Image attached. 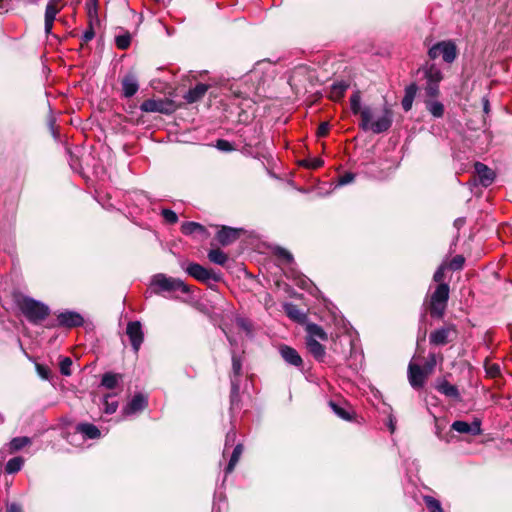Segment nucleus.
I'll use <instances>...</instances> for the list:
<instances>
[{
  "label": "nucleus",
  "instance_id": "nucleus-13",
  "mask_svg": "<svg viewBox=\"0 0 512 512\" xmlns=\"http://www.w3.org/2000/svg\"><path fill=\"white\" fill-rule=\"evenodd\" d=\"M279 353L288 365L303 370V359L296 349L288 345H281L279 347Z\"/></svg>",
  "mask_w": 512,
  "mask_h": 512
},
{
  "label": "nucleus",
  "instance_id": "nucleus-30",
  "mask_svg": "<svg viewBox=\"0 0 512 512\" xmlns=\"http://www.w3.org/2000/svg\"><path fill=\"white\" fill-rule=\"evenodd\" d=\"M427 111L435 118H441L444 115V105L435 100V98H429L424 101Z\"/></svg>",
  "mask_w": 512,
  "mask_h": 512
},
{
  "label": "nucleus",
  "instance_id": "nucleus-28",
  "mask_svg": "<svg viewBox=\"0 0 512 512\" xmlns=\"http://www.w3.org/2000/svg\"><path fill=\"white\" fill-rule=\"evenodd\" d=\"M240 385L237 380L232 381L230 391V412L234 414L235 411H239L240 406Z\"/></svg>",
  "mask_w": 512,
  "mask_h": 512
},
{
  "label": "nucleus",
  "instance_id": "nucleus-39",
  "mask_svg": "<svg viewBox=\"0 0 512 512\" xmlns=\"http://www.w3.org/2000/svg\"><path fill=\"white\" fill-rule=\"evenodd\" d=\"M104 412L106 414H113L118 408V401L115 400V395L107 394L103 397Z\"/></svg>",
  "mask_w": 512,
  "mask_h": 512
},
{
  "label": "nucleus",
  "instance_id": "nucleus-60",
  "mask_svg": "<svg viewBox=\"0 0 512 512\" xmlns=\"http://www.w3.org/2000/svg\"><path fill=\"white\" fill-rule=\"evenodd\" d=\"M216 499H217V496L215 495L214 496V502H213V507H212V512H219V506L216 502Z\"/></svg>",
  "mask_w": 512,
  "mask_h": 512
},
{
  "label": "nucleus",
  "instance_id": "nucleus-27",
  "mask_svg": "<svg viewBox=\"0 0 512 512\" xmlns=\"http://www.w3.org/2000/svg\"><path fill=\"white\" fill-rule=\"evenodd\" d=\"M76 431L87 439H97L101 436L100 430L91 423H79L76 426Z\"/></svg>",
  "mask_w": 512,
  "mask_h": 512
},
{
  "label": "nucleus",
  "instance_id": "nucleus-35",
  "mask_svg": "<svg viewBox=\"0 0 512 512\" xmlns=\"http://www.w3.org/2000/svg\"><path fill=\"white\" fill-rule=\"evenodd\" d=\"M242 452H243V445L241 443H238L237 445H235L233 452L230 456L229 462L225 468L226 475L230 474L234 470L236 464L238 463V461L240 459Z\"/></svg>",
  "mask_w": 512,
  "mask_h": 512
},
{
  "label": "nucleus",
  "instance_id": "nucleus-17",
  "mask_svg": "<svg viewBox=\"0 0 512 512\" xmlns=\"http://www.w3.org/2000/svg\"><path fill=\"white\" fill-rule=\"evenodd\" d=\"M61 9L62 6L56 5L53 1H48L44 15V30L47 36L52 35L53 23Z\"/></svg>",
  "mask_w": 512,
  "mask_h": 512
},
{
  "label": "nucleus",
  "instance_id": "nucleus-46",
  "mask_svg": "<svg viewBox=\"0 0 512 512\" xmlns=\"http://www.w3.org/2000/svg\"><path fill=\"white\" fill-rule=\"evenodd\" d=\"M235 441H236V430L234 428H231L226 433L223 456H225L227 449L234 445Z\"/></svg>",
  "mask_w": 512,
  "mask_h": 512
},
{
  "label": "nucleus",
  "instance_id": "nucleus-31",
  "mask_svg": "<svg viewBox=\"0 0 512 512\" xmlns=\"http://www.w3.org/2000/svg\"><path fill=\"white\" fill-rule=\"evenodd\" d=\"M306 331L308 336L306 338H319L322 341H326L328 339L327 333L324 329L315 323H308L306 326Z\"/></svg>",
  "mask_w": 512,
  "mask_h": 512
},
{
  "label": "nucleus",
  "instance_id": "nucleus-3",
  "mask_svg": "<svg viewBox=\"0 0 512 512\" xmlns=\"http://www.w3.org/2000/svg\"><path fill=\"white\" fill-rule=\"evenodd\" d=\"M152 293L162 295L165 292L173 293L180 291L183 294H189L191 288L179 278L169 277L166 274L158 273L152 276L150 281Z\"/></svg>",
  "mask_w": 512,
  "mask_h": 512
},
{
  "label": "nucleus",
  "instance_id": "nucleus-8",
  "mask_svg": "<svg viewBox=\"0 0 512 512\" xmlns=\"http://www.w3.org/2000/svg\"><path fill=\"white\" fill-rule=\"evenodd\" d=\"M456 335L457 330L454 324L444 325L430 333L429 342L434 346H444L452 342Z\"/></svg>",
  "mask_w": 512,
  "mask_h": 512
},
{
  "label": "nucleus",
  "instance_id": "nucleus-45",
  "mask_svg": "<svg viewBox=\"0 0 512 512\" xmlns=\"http://www.w3.org/2000/svg\"><path fill=\"white\" fill-rule=\"evenodd\" d=\"M464 263H465V258L462 255H456L455 257H453L451 259L448 267L452 271H458L463 268Z\"/></svg>",
  "mask_w": 512,
  "mask_h": 512
},
{
  "label": "nucleus",
  "instance_id": "nucleus-25",
  "mask_svg": "<svg viewBox=\"0 0 512 512\" xmlns=\"http://www.w3.org/2000/svg\"><path fill=\"white\" fill-rule=\"evenodd\" d=\"M417 91L418 86L416 85V83H411L408 86H406L404 97L401 102L402 108L405 112L411 110Z\"/></svg>",
  "mask_w": 512,
  "mask_h": 512
},
{
  "label": "nucleus",
  "instance_id": "nucleus-2",
  "mask_svg": "<svg viewBox=\"0 0 512 512\" xmlns=\"http://www.w3.org/2000/svg\"><path fill=\"white\" fill-rule=\"evenodd\" d=\"M15 303L25 318L33 325L41 324L50 314L48 305L29 296H19Z\"/></svg>",
  "mask_w": 512,
  "mask_h": 512
},
{
  "label": "nucleus",
  "instance_id": "nucleus-38",
  "mask_svg": "<svg viewBox=\"0 0 512 512\" xmlns=\"http://www.w3.org/2000/svg\"><path fill=\"white\" fill-rule=\"evenodd\" d=\"M309 72H310V70L307 65H304V64L298 65V66L294 67V69L291 71V75L289 77V82L290 83L296 82V81L300 82L301 77L306 76Z\"/></svg>",
  "mask_w": 512,
  "mask_h": 512
},
{
  "label": "nucleus",
  "instance_id": "nucleus-1",
  "mask_svg": "<svg viewBox=\"0 0 512 512\" xmlns=\"http://www.w3.org/2000/svg\"><path fill=\"white\" fill-rule=\"evenodd\" d=\"M350 107L353 114H360V127L364 131L370 130L375 134H380L389 130L392 125V111L385 107L382 114L374 120V113L372 109L369 106L361 107V96L358 91L351 95Z\"/></svg>",
  "mask_w": 512,
  "mask_h": 512
},
{
  "label": "nucleus",
  "instance_id": "nucleus-26",
  "mask_svg": "<svg viewBox=\"0 0 512 512\" xmlns=\"http://www.w3.org/2000/svg\"><path fill=\"white\" fill-rule=\"evenodd\" d=\"M231 360H232V372L230 375V383L232 381L237 380V383L241 384V375H242V357L237 355L234 350L231 351Z\"/></svg>",
  "mask_w": 512,
  "mask_h": 512
},
{
  "label": "nucleus",
  "instance_id": "nucleus-11",
  "mask_svg": "<svg viewBox=\"0 0 512 512\" xmlns=\"http://www.w3.org/2000/svg\"><path fill=\"white\" fill-rule=\"evenodd\" d=\"M126 335L129 338L134 353H138L144 341L142 324L139 321H130L126 327Z\"/></svg>",
  "mask_w": 512,
  "mask_h": 512
},
{
  "label": "nucleus",
  "instance_id": "nucleus-58",
  "mask_svg": "<svg viewBox=\"0 0 512 512\" xmlns=\"http://www.w3.org/2000/svg\"><path fill=\"white\" fill-rule=\"evenodd\" d=\"M7 512H23L20 505L12 503L7 507Z\"/></svg>",
  "mask_w": 512,
  "mask_h": 512
},
{
  "label": "nucleus",
  "instance_id": "nucleus-54",
  "mask_svg": "<svg viewBox=\"0 0 512 512\" xmlns=\"http://www.w3.org/2000/svg\"><path fill=\"white\" fill-rule=\"evenodd\" d=\"M95 36V32H94V29H93V25H92V22L89 23V28L83 33L82 35V40L84 42H89L90 40H92Z\"/></svg>",
  "mask_w": 512,
  "mask_h": 512
},
{
  "label": "nucleus",
  "instance_id": "nucleus-21",
  "mask_svg": "<svg viewBox=\"0 0 512 512\" xmlns=\"http://www.w3.org/2000/svg\"><path fill=\"white\" fill-rule=\"evenodd\" d=\"M140 110L146 113L159 112L169 113L167 109V103L163 100L147 99L140 105Z\"/></svg>",
  "mask_w": 512,
  "mask_h": 512
},
{
  "label": "nucleus",
  "instance_id": "nucleus-22",
  "mask_svg": "<svg viewBox=\"0 0 512 512\" xmlns=\"http://www.w3.org/2000/svg\"><path fill=\"white\" fill-rule=\"evenodd\" d=\"M209 85L207 84H204V83H198L195 87L189 89L185 95L183 96V98L188 102V103H195L197 101H199L200 99H202L204 97V95L206 94V92L208 91L209 89Z\"/></svg>",
  "mask_w": 512,
  "mask_h": 512
},
{
  "label": "nucleus",
  "instance_id": "nucleus-16",
  "mask_svg": "<svg viewBox=\"0 0 512 512\" xmlns=\"http://www.w3.org/2000/svg\"><path fill=\"white\" fill-rule=\"evenodd\" d=\"M148 405V399L142 393L135 394L123 408L125 415H133L143 411Z\"/></svg>",
  "mask_w": 512,
  "mask_h": 512
},
{
  "label": "nucleus",
  "instance_id": "nucleus-7",
  "mask_svg": "<svg viewBox=\"0 0 512 512\" xmlns=\"http://www.w3.org/2000/svg\"><path fill=\"white\" fill-rule=\"evenodd\" d=\"M182 267L189 276L203 283H208L209 280L219 282L221 279L219 273H215L212 270H209L198 263L191 262L188 263L186 267H184L183 265Z\"/></svg>",
  "mask_w": 512,
  "mask_h": 512
},
{
  "label": "nucleus",
  "instance_id": "nucleus-41",
  "mask_svg": "<svg viewBox=\"0 0 512 512\" xmlns=\"http://www.w3.org/2000/svg\"><path fill=\"white\" fill-rule=\"evenodd\" d=\"M273 252L275 256L282 259L286 264L290 266L295 264L293 255L285 248L277 246Z\"/></svg>",
  "mask_w": 512,
  "mask_h": 512
},
{
  "label": "nucleus",
  "instance_id": "nucleus-50",
  "mask_svg": "<svg viewBox=\"0 0 512 512\" xmlns=\"http://www.w3.org/2000/svg\"><path fill=\"white\" fill-rule=\"evenodd\" d=\"M356 174L352 172H346L343 175H341L338 179V186H344L347 184H350L354 181Z\"/></svg>",
  "mask_w": 512,
  "mask_h": 512
},
{
  "label": "nucleus",
  "instance_id": "nucleus-20",
  "mask_svg": "<svg viewBox=\"0 0 512 512\" xmlns=\"http://www.w3.org/2000/svg\"><path fill=\"white\" fill-rule=\"evenodd\" d=\"M181 232H182V234L187 235V236L198 234L201 237V239H203V240L208 238V236H209V233H208L206 227H204L200 223L193 222V221L184 222L181 225Z\"/></svg>",
  "mask_w": 512,
  "mask_h": 512
},
{
  "label": "nucleus",
  "instance_id": "nucleus-34",
  "mask_svg": "<svg viewBox=\"0 0 512 512\" xmlns=\"http://www.w3.org/2000/svg\"><path fill=\"white\" fill-rule=\"evenodd\" d=\"M121 379V374L106 372L102 376L101 386L105 387L106 389H114Z\"/></svg>",
  "mask_w": 512,
  "mask_h": 512
},
{
  "label": "nucleus",
  "instance_id": "nucleus-5",
  "mask_svg": "<svg viewBox=\"0 0 512 512\" xmlns=\"http://www.w3.org/2000/svg\"><path fill=\"white\" fill-rule=\"evenodd\" d=\"M426 84L425 94L428 98H437L440 94L439 84L443 80V73L436 64L428 65L424 69Z\"/></svg>",
  "mask_w": 512,
  "mask_h": 512
},
{
  "label": "nucleus",
  "instance_id": "nucleus-63",
  "mask_svg": "<svg viewBox=\"0 0 512 512\" xmlns=\"http://www.w3.org/2000/svg\"><path fill=\"white\" fill-rule=\"evenodd\" d=\"M389 428H390V431L393 433L395 430V424H394V420L392 417H390Z\"/></svg>",
  "mask_w": 512,
  "mask_h": 512
},
{
  "label": "nucleus",
  "instance_id": "nucleus-15",
  "mask_svg": "<svg viewBox=\"0 0 512 512\" xmlns=\"http://www.w3.org/2000/svg\"><path fill=\"white\" fill-rule=\"evenodd\" d=\"M452 430L462 433V434H470L473 436L481 434V421L479 419H475L471 424L462 421V420H456L451 425Z\"/></svg>",
  "mask_w": 512,
  "mask_h": 512
},
{
  "label": "nucleus",
  "instance_id": "nucleus-32",
  "mask_svg": "<svg viewBox=\"0 0 512 512\" xmlns=\"http://www.w3.org/2000/svg\"><path fill=\"white\" fill-rule=\"evenodd\" d=\"M329 407L332 409V411L341 419L349 421L352 419V413L346 409V407L339 402H336L334 400L329 401Z\"/></svg>",
  "mask_w": 512,
  "mask_h": 512
},
{
  "label": "nucleus",
  "instance_id": "nucleus-37",
  "mask_svg": "<svg viewBox=\"0 0 512 512\" xmlns=\"http://www.w3.org/2000/svg\"><path fill=\"white\" fill-rule=\"evenodd\" d=\"M208 258L211 262L224 266L228 260L227 255L220 249H211L208 252Z\"/></svg>",
  "mask_w": 512,
  "mask_h": 512
},
{
  "label": "nucleus",
  "instance_id": "nucleus-24",
  "mask_svg": "<svg viewBox=\"0 0 512 512\" xmlns=\"http://www.w3.org/2000/svg\"><path fill=\"white\" fill-rule=\"evenodd\" d=\"M306 346L310 354L319 362H323L326 351L325 347L314 338H306Z\"/></svg>",
  "mask_w": 512,
  "mask_h": 512
},
{
  "label": "nucleus",
  "instance_id": "nucleus-40",
  "mask_svg": "<svg viewBox=\"0 0 512 512\" xmlns=\"http://www.w3.org/2000/svg\"><path fill=\"white\" fill-rule=\"evenodd\" d=\"M423 501L429 512H444L440 501L436 498L425 495L423 496Z\"/></svg>",
  "mask_w": 512,
  "mask_h": 512
},
{
  "label": "nucleus",
  "instance_id": "nucleus-49",
  "mask_svg": "<svg viewBox=\"0 0 512 512\" xmlns=\"http://www.w3.org/2000/svg\"><path fill=\"white\" fill-rule=\"evenodd\" d=\"M215 147L222 152H231L235 149L233 144L225 139H218Z\"/></svg>",
  "mask_w": 512,
  "mask_h": 512
},
{
  "label": "nucleus",
  "instance_id": "nucleus-19",
  "mask_svg": "<svg viewBox=\"0 0 512 512\" xmlns=\"http://www.w3.org/2000/svg\"><path fill=\"white\" fill-rule=\"evenodd\" d=\"M474 168H475V172L478 175L479 182L483 187H488L494 182L496 174L486 164L481 163V162H476L474 164Z\"/></svg>",
  "mask_w": 512,
  "mask_h": 512
},
{
  "label": "nucleus",
  "instance_id": "nucleus-36",
  "mask_svg": "<svg viewBox=\"0 0 512 512\" xmlns=\"http://www.w3.org/2000/svg\"><path fill=\"white\" fill-rule=\"evenodd\" d=\"M24 465V458L21 456H16L7 461L5 464V472L7 474H15L19 472Z\"/></svg>",
  "mask_w": 512,
  "mask_h": 512
},
{
  "label": "nucleus",
  "instance_id": "nucleus-18",
  "mask_svg": "<svg viewBox=\"0 0 512 512\" xmlns=\"http://www.w3.org/2000/svg\"><path fill=\"white\" fill-rule=\"evenodd\" d=\"M240 233L241 229L222 226L216 234V239L222 246H228L240 237Z\"/></svg>",
  "mask_w": 512,
  "mask_h": 512
},
{
  "label": "nucleus",
  "instance_id": "nucleus-29",
  "mask_svg": "<svg viewBox=\"0 0 512 512\" xmlns=\"http://www.w3.org/2000/svg\"><path fill=\"white\" fill-rule=\"evenodd\" d=\"M349 88V83L345 80L335 81L330 88L329 97L334 100L338 101L343 96L346 90Z\"/></svg>",
  "mask_w": 512,
  "mask_h": 512
},
{
  "label": "nucleus",
  "instance_id": "nucleus-9",
  "mask_svg": "<svg viewBox=\"0 0 512 512\" xmlns=\"http://www.w3.org/2000/svg\"><path fill=\"white\" fill-rule=\"evenodd\" d=\"M84 324V318L82 317V315L76 311H71V310H65L63 312H60L58 315H57V324L54 325H50L49 327L50 328H53V327H63V328H68V329H71V328H76V327H80Z\"/></svg>",
  "mask_w": 512,
  "mask_h": 512
},
{
  "label": "nucleus",
  "instance_id": "nucleus-14",
  "mask_svg": "<svg viewBox=\"0 0 512 512\" xmlns=\"http://www.w3.org/2000/svg\"><path fill=\"white\" fill-rule=\"evenodd\" d=\"M434 387L439 393L446 396L447 398L457 402L461 401V395L458 390V387L456 385L451 384L446 379H437L435 381Z\"/></svg>",
  "mask_w": 512,
  "mask_h": 512
},
{
  "label": "nucleus",
  "instance_id": "nucleus-42",
  "mask_svg": "<svg viewBox=\"0 0 512 512\" xmlns=\"http://www.w3.org/2000/svg\"><path fill=\"white\" fill-rule=\"evenodd\" d=\"M115 44L118 49L126 50L131 44V35L126 32L115 37Z\"/></svg>",
  "mask_w": 512,
  "mask_h": 512
},
{
  "label": "nucleus",
  "instance_id": "nucleus-4",
  "mask_svg": "<svg viewBox=\"0 0 512 512\" xmlns=\"http://www.w3.org/2000/svg\"><path fill=\"white\" fill-rule=\"evenodd\" d=\"M449 294V284L440 283L436 286L434 292L430 295V298L427 302V309L432 318H443L445 311L447 309Z\"/></svg>",
  "mask_w": 512,
  "mask_h": 512
},
{
  "label": "nucleus",
  "instance_id": "nucleus-10",
  "mask_svg": "<svg viewBox=\"0 0 512 512\" xmlns=\"http://www.w3.org/2000/svg\"><path fill=\"white\" fill-rule=\"evenodd\" d=\"M407 374L409 384L415 390L422 389L430 375L423 367L413 362L409 363Z\"/></svg>",
  "mask_w": 512,
  "mask_h": 512
},
{
  "label": "nucleus",
  "instance_id": "nucleus-64",
  "mask_svg": "<svg viewBox=\"0 0 512 512\" xmlns=\"http://www.w3.org/2000/svg\"><path fill=\"white\" fill-rule=\"evenodd\" d=\"M461 219L455 220V224H460Z\"/></svg>",
  "mask_w": 512,
  "mask_h": 512
},
{
  "label": "nucleus",
  "instance_id": "nucleus-47",
  "mask_svg": "<svg viewBox=\"0 0 512 512\" xmlns=\"http://www.w3.org/2000/svg\"><path fill=\"white\" fill-rule=\"evenodd\" d=\"M161 215L168 224H175L178 221L177 214L169 208L162 209Z\"/></svg>",
  "mask_w": 512,
  "mask_h": 512
},
{
  "label": "nucleus",
  "instance_id": "nucleus-48",
  "mask_svg": "<svg viewBox=\"0 0 512 512\" xmlns=\"http://www.w3.org/2000/svg\"><path fill=\"white\" fill-rule=\"evenodd\" d=\"M437 364V357L435 353H429L427 360L423 366V368L429 373L432 374Z\"/></svg>",
  "mask_w": 512,
  "mask_h": 512
},
{
  "label": "nucleus",
  "instance_id": "nucleus-51",
  "mask_svg": "<svg viewBox=\"0 0 512 512\" xmlns=\"http://www.w3.org/2000/svg\"><path fill=\"white\" fill-rule=\"evenodd\" d=\"M445 270H446V265L441 264L434 272L433 281L437 282L438 284L444 283L443 280L445 277Z\"/></svg>",
  "mask_w": 512,
  "mask_h": 512
},
{
  "label": "nucleus",
  "instance_id": "nucleus-62",
  "mask_svg": "<svg viewBox=\"0 0 512 512\" xmlns=\"http://www.w3.org/2000/svg\"><path fill=\"white\" fill-rule=\"evenodd\" d=\"M225 335H226V338L227 340L229 341V343L233 346L235 345L236 341L233 337H231L230 335L227 334V332H225Z\"/></svg>",
  "mask_w": 512,
  "mask_h": 512
},
{
  "label": "nucleus",
  "instance_id": "nucleus-53",
  "mask_svg": "<svg viewBox=\"0 0 512 512\" xmlns=\"http://www.w3.org/2000/svg\"><path fill=\"white\" fill-rule=\"evenodd\" d=\"M296 284L302 289H309L310 286L312 285V282L306 276L298 275V281L296 282Z\"/></svg>",
  "mask_w": 512,
  "mask_h": 512
},
{
  "label": "nucleus",
  "instance_id": "nucleus-33",
  "mask_svg": "<svg viewBox=\"0 0 512 512\" xmlns=\"http://www.w3.org/2000/svg\"><path fill=\"white\" fill-rule=\"evenodd\" d=\"M32 443V439L27 436H20L13 438L8 446H9V452L10 453H16L23 449L24 447L30 445Z\"/></svg>",
  "mask_w": 512,
  "mask_h": 512
},
{
  "label": "nucleus",
  "instance_id": "nucleus-12",
  "mask_svg": "<svg viewBox=\"0 0 512 512\" xmlns=\"http://www.w3.org/2000/svg\"><path fill=\"white\" fill-rule=\"evenodd\" d=\"M122 96L133 97L139 90V80L134 72L126 73L121 79Z\"/></svg>",
  "mask_w": 512,
  "mask_h": 512
},
{
  "label": "nucleus",
  "instance_id": "nucleus-61",
  "mask_svg": "<svg viewBox=\"0 0 512 512\" xmlns=\"http://www.w3.org/2000/svg\"><path fill=\"white\" fill-rule=\"evenodd\" d=\"M483 109L485 113L489 112V101L487 99H483Z\"/></svg>",
  "mask_w": 512,
  "mask_h": 512
},
{
  "label": "nucleus",
  "instance_id": "nucleus-52",
  "mask_svg": "<svg viewBox=\"0 0 512 512\" xmlns=\"http://www.w3.org/2000/svg\"><path fill=\"white\" fill-rule=\"evenodd\" d=\"M98 8L96 0H92L91 3L88 4V16L90 18V22L93 19L98 20Z\"/></svg>",
  "mask_w": 512,
  "mask_h": 512
},
{
  "label": "nucleus",
  "instance_id": "nucleus-43",
  "mask_svg": "<svg viewBox=\"0 0 512 512\" xmlns=\"http://www.w3.org/2000/svg\"><path fill=\"white\" fill-rule=\"evenodd\" d=\"M71 366H72L71 358L63 357L59 363L61 374L64 376H70L72 374Z\"/></svg>",
  "mask_w": 512,
  "mask_h": 512
},
{
  "label": "nucleus",
  "instance_id": "nucleus-55",
  "mask_svg": "<svg viewBox=\"0 0 512 512\" xmlns=\"http://www.w3.org/2000/svg\"><path fill=\"white\" fill-rule=\"evenodd\" d=\"M329 132V124L327 122H323L318 126L317 135L318 137H325Z\"/></svg>",
  "mask_w": 512,
  "mask_h": 512
},
{
  "label": "nucleus",
  "instance_id": "nucleus-56",
  "mask_svg": "<svg viewBox=\"0 0 512 512\" xmlns=\"http://www.w3.org/2000/svg\"><path fill=\"white\" fill-rule=\"evenodd\" d=\"M237 325L241 329H243V330H245L247 332H250L251 326H250L249 322L247 320H245L244 318H238L237 319Z\"/></svg>",
  "mask_w": 512,
  "mask_h": 512
},
{
  "label": "nucleus",
  "instance_id": "nucleus-44",
  "mask_svg": "<svg viewBox=\"0 0 512 512\" xmlns=\"http://www.w3.org/2000/svg\"><path fill=\"white\" fill-rule=\"evenodd\" d=\"M303 166H305L308 169H318L321 166H323L324 161L323 159L319 157L311 158V159H305L301 162Z\"/></svg>",
  "mask_w": 512,
  "mask_h": 512
},
{
  "label": "nucleus",
  "instance_id": "nucleus-23",
  "mask_svg": "<svg viewBox=\"0 0 512 512\" xmlns=\"http://www.w3.org/2000/svg\"><path fill=\"white\" fill-rule=\"evenodd\" d=\"M284 312L286 315L293 321L303 324L307 320V315L304 311L298 308L297 305L293 303H285L283 305Z\"/></svg>",
  "mask_w": 512,
  "mask_h": 512
},
{
  "label": "nucleus",
  "instance_id": "nucleus-59",
  "mask_svg": "<svg viewBox=\"0 0 512 512\" xmlns=\"http://www.w3.org/2000/svg\"><path fill=\"white\" fill-rule=\"evenodd\" d=\"M488 373H489L491 376H493V377H494V376H496V375H498V374L500 373V368H499V366H498V365H496V364H493V365L489 368Z\"/></svg>",
  "mask_w": 512,
  "mask_h": 512
},
{
  "label": "nucleus",
  "instance_id": "nucleus-6",
  "mask_svg": "<svg viewBox=\"0 0 512 512\" xmlns=\"http://www.w3.org/2000/svg\"><path fill=\"white\" fill-rule=\"evenodd\" d=\"M457 47L452 40H444L437 42L428 50V56L430 59L435 60L439 56L442 57L443 61L450 64L457 58Z\"/></svg>",
  "mask_w": 512,
  "mask_h": 512
},
{
  "label": "nucleus",
  "instance_id": "nucleus-57",
  "mask_svg": "<svg viewBox=\"0 0 512 512\" xmlns=\"http://www.w3.org/2000/svg\"><path fill=\"white\" fill-rule=\"evenodd\" d=\"M37 370H38L39 375H40L43 379H48L49 371H48L45 367H42V366L38 365V366H37Z\"/></svg>",
  "mask_w": 512,
  "mask_h": 512
}]
</instances>
